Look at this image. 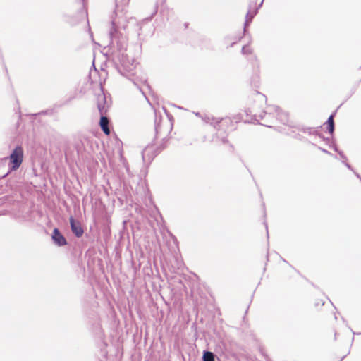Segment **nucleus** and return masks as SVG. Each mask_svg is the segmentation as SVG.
I'll list each match as a JSON object with an SVG mask.
<instances>
[{
    "instance_id": "f257e3e1",
    "label": "nucleus",
    "mask_w": 361,
    "mask_h": 361,
    "mask_svg": "<svg viewBox=\"0 0 361 361\" xmlns=\"http://www.w3.org/2000/svg\"><path fill=\"white\" fill-rule=\"evenodd\" d=\"M130 0H116V10L114 16L112 17V28L109 32L111 42L109 46L116 49L118 51L117 58L120 62L121 66L118 71L121 74L130 78V80L137 86L142 93L145 94L144 91L140 87V84H144L149 89V86L147 84V78L145 76H135L137 73V64L130 58L124 51L127 47V32L126 30L129 24H135V19L128 18L126 7L128 4Z\"/></svg>"
},
{
    "instance_id": "f03ea898",
    "label": "nucleus",
    "mask_w": 361,
    "mask_h": 361,
    "mask_svg": "<svg viewBox=\"0 0 361 361\" xmlns=\"http://www.w3.org/2000/svg\"><path fill=\"white\" fill-rule=\"evenodd\" d=\"M272 111L275 112L277 118L281 121V123L286 125H288L289 118L288 113L283 111L279 109V107L276 106L270 107L269 113H267L266 111L258 113L255 108H252V109L249 110V113L247 111V114H253V116L255 118L258 117L262 119L267 114L270 115Z\"/></svg>"
},
{
    "instance_id": "7ed1b4c3",
    "label": "nucleus",
    "mask_w": 361,
    "mask_h": 361,
    "mask_svg": "<svg viewBox=\"0 0 361 361\" xmlns=\"http://www.w3.org/2000/svg\"><path fill=\"white\" fill-rule=\"evenodd\" d=\"M97 107L102 116L99 122L100 127L106 135H109V119L103 116L106 111L105 109V95L104 93H100L97 96Z\"/></svg>"
},
{
    "instance_id": "20e7f679",
    "label": "nucleus",
    "mask_w": 361,
    "mask_h": 361,
    "mask_svg": "<svg viewBox=\"0 0 361 361\" xmlns=\"http://www.w3.org/2000/svg\"><path fill=\"white\" fill-rule=\"evenodd\" d=\"M9 166L11 171L17 170L21 165L23 159V149L20 146H17L11 152Z\"/></svg>"
},
{
    "instance_id": "39448f33",
    "label": "nucleus",
    "mask_w": 361,
    "mask_h": 361,
    "mask_svg": "<svg viewBox=\"0 0 361 361\" xmlns=\"http://www.w3.org/2000/svg\"><path fill=\"white\" fill-rule=\"evenodd\" d=\"M70 224L72 232L77 236L80 238L82 235L84 231L81 227L80 222H76L73 216L70 217Z\"/></svg>"
},
{
    "instance_id": "423d86ee",
    "label": "nucleus",
    "mask_w": 361,
    "mask_h": 361,
    "mask_svg": "<svg viewBox=\"0 0 361 361\" xmlns=\"http://www.w3.org/2000/svg\"><path fill=\"white\" fill-rule=\"evenodd\" d=\"M52 239L58 246H63L67 244L64 236L59 232L58 228H54L52 234Z\"/></svg>"
},
{
    "instance_id": "0eeeda50",
    "label": "nucleus",
    "mask_w": 361,
    "mask_h": 361,
    "mask_svg": "<svg viewBox=\"0 0 361 361\" xmlns=\"http://www.w3.org/2000/svg\"><path fill=\"white\" fill-rule=\"evenodd\" d=\"M203 120L206 123H210L211 125H212L214 126H216V125L219 124L221 121H224V122L227 121L226 119L223 120V119L215 118L209 117V116L204 117L203 118Z\"/></svg>"
},
{
    "instance_id": "6e6552de",
    "label": "nucleus",
    "mask_w": 361,
    "mask_h": 361,
    "mask_svg": "<svg viewBox=\"0 0 361 361\" xmlns=\"http://www.w3.org/2000/svg\"><path fill=\"white\" fill-rule=\"evenodd\" d=\"M326 123L328 124V130H329V133L332 134L334 133V116L333 115H331L327 121H326Z\"/></svg>"
},
{
    "instance_id": "1a4fd4ad",
    "label": "nucleus",
    "mask_w": 361,
    "mask_h": 361,
    "mask_svg": "<svg viewBox=\"0 0 361 361\" xmlns=\"http://www.w3.org/2000/svg\"><path fill=\"white\" fill-rule=\"evenodd\" d=\"M203 361H214V355L209 351H205L202 357Z\"/></svg>"
},
{
    "instance_id": "9d476101",
    "label": "nucleus",
    "mask_w": 361,
    "mask_h": 361,
    "mask_svg": "<svg viewBox=\"0 0 361 361\" xmlns=\"http://www.w3.org/2000/svg\"><path fill=\"white\" fill-rule=\"evenodd\" d=\"M152 148L153 147L152 146H147L146 148L143 149L142 155L144 161H145L146 159L149 161L151 159V157H148V154L149 153V152L152 150Z\"/></svg>"
},
{
    "instance_id": "9b49d317",
    "label": "nucleus",
    "mask_w": 361,
    "mask_h": 361,
    "mask_svg": "<svg viewBox=\"0 0 361 361\" xmlns=\"http://www.w3.org/2000/svg\"><path fill=\"white\" fill-rule=\"evenodd\" d=\"M255 13H256V11L253 14H251L250 11L247 12V13L246 15V20H245V23L244 30H245V28L248 25L249 23L252 21V19L253 18V17L255 15Z\"/></svg>"
},
{
    "instance_id": "f8f14e48",
    "label": "nucleus",
    "mask_w": 361,
    "mask_h": 361,
    "mask_svg": "<svg viewBox=\"0 0 361 361\" xmlns=\"http://www.w3.org/2000/svg\"><path fill=\"white\" fill-rule=\"evenodd\" d=\"M242 53L243 54H248L252 53L251 49L248 46H243L242 48Z\"/></svg>"
},
{
    "instance_id": "ddd939ff",
    "label": "nucleus",
    "mask_w": 361,
    "mask_h": 361,
    "mask_svg": "<svg viewBox=\"0 0 361 361\" xmlns=\"http://www.w3.org/2000/svg\"><path fill=\"white\" fill-rule=\"evenodd\" d=\"M257 96L258 97V99L264 100V95L260 94L259 92H257Z\"/></svg>"
},
{
    "instance_id": "4468645a",
    "label": "nucleus",
    "mask_w": 361,
    "mask_h": 361,
    "mask_svg": "<svg viewBox=\"0 0 361 361\" xmlns=\"http://www.w3.org/2000/svg\"><path fill=\"white\" fill-rule=\"evenodd\" d=\"M338 153L343 159H346V157L343 154L342 152H338Z\"/></svg>"
},
{
    "instance_id": "2eb2a0df",
    "label": "nucleus",
    "mask_w": 361,
    "mask_h": 361,
    "mask_svg": "<svg viewBox=\"0 0 361 361\" xmlns=\"http://www.w3.org/2000/svg\"><path fill=\"white\" fill-rule=\"evenodd\" d=\"M344 163H345V165L348 169H351L350 165L348 163H347V162H345V161H344Z\"/></svg>"
},
{
    "instance_id": "dca6fc26",
    "label": "nucleus",
    "mask_w": 361,
    "mask_h": 361,
    "mask_svg": "<svg viewBox=\"0 0 361 361\" xmlns=\"http://www.w3.org/2000/svg\"><path fill=\"white\" fill-rule=\"evenodd\" d=\"M264 225H265V227L267 229V232L268 233V226H267V223H264Z\"/></svg>"
},
{
    "instance_id": "f3484780",
    "label": "nucleus",
    "mask_w": 361,
    "mask_h": 361,
    "mask_svg": "<svg viewBox=\"0 0 361 361\" xmlns=\"http://www.w3.org/2000/svg\"><path fill=\"white\" fill-rule=\"evenodd\" d=\"M322 152H325L326 154H329V152L327 150H326V149H322Z\"/></svg>"
},
{
    "instance_id": "a211bd4d",
    "label": "nucleus",
    "mask_w": 361,
    "mask_h": 361,
    "mask_svg": "<svg viewBox=\"0 0 361 361\" xmlns=\"http://www.w3.org/2000/svg\"><path fill=\"white\" fill-rule=\"evenodd\" d=\"M222 142H223V143H225V142H226V140L224 138V139L222 140Z\"/></svg>"
}]
</instances>
